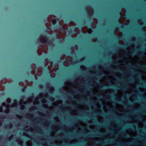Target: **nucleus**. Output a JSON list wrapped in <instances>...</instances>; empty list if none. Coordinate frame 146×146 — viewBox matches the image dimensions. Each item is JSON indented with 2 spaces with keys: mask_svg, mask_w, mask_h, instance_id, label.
<instances>
[{
  "mask_svg": "<svg viewBox=\"0 0 146 146\" xmlns=\"http://www.w3.org/2000/svg\"><path fill=\"white\" fill-rule=\"evenodd\" d=\"M23 108H21V109H23Z\"/></svg>",
  "mask_w": 146,
  "mask_h": 146,
  "instance_id": "6",
  "label": "nucleus"
},
{
  "mask_svg": "<svg viewBox=\"0 0 146 146\" xmlns=\"http://www.w3.org/2000/svg\"><path fill=\"white\" fill-rule=\"evenodd\" d=\"M56 20L55 19H54L52 20V23L53 24H55L56 23Z\"/></svg>",
  "mask_w": 146,
  "mask_h": 146,
  "instance_id": "2",
  "label": "nucleus"
},
{
  "mask_svg": "<svg viewBox=\"0 0 146 146\" xmlns=\"http://www.w3.org/2000/svg\"><path fill=\"white\" fill-rule=\"evenodd\" d=\"M16 105L15 104H12L11 105V107L13 108L16 106Z\"/></svg>",
  "mask_w": 146,
  "mask_h": 146,
  "instance_id": "4",
  "label": "nucleus"
},
{
  "mask_svg": "<svg viewBox=\"0 0 146 146\" xmlns=\"http://www.w3.org/2000/svg\"><path fill=\"white\" fill-rule=\"evenodd\" d=\"M6 102L8 103H10L11 102V100L10 98H7L6 100Z\"/></svg>",
  "mask_w": 146,
  "mask_h": 146,
  "instance_id": "3",
  "label": "nucleus"
},
{
  "mask_svg": "<svg viewBox=\"0 0 146 146\" xmlns=\"http://www.w3.org/2000/svg\"><path fill=\"white\" fill-rule=\"evenodd\" d=\"M22 91H24V89H23H23H22Z\"/></svg>",
  "mask_w": 146,
  "mask_h": 146,
  "instance_id": "5",
  "label": "nucleus"
},
{
  "mask_svg": "<svg viewBox=\"0 0 146 146\" xmlns=\"http://www.w3.org/2000/svg\"><path fill=\"white\" fill-rule=\"evenodd\" d=\"M9 108L8 106L6 105L5 103L3 102L2 103V106L0 107V112L4 111L5 113H8L9 111Z\"/></svg>",
  "mask_w": 146,
  "mask_h": 146,
  "instance_id": "1",
  "label": "nucleus"
}]
</instances>
